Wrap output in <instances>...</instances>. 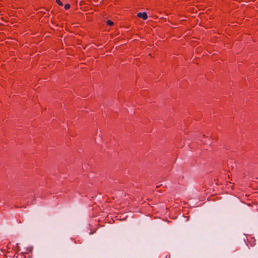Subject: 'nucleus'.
Returning <instances> with one entry per match:
<instances>
[{"label": "nucleus", "instance_id": "1", "mask_svg": "<svg viewBox=\"0 0 258 258\" xmlns=\"http://www.w3.org/2000/svg\"><path fill=\"white\" fill-rule=\"evenodd\" d=\"M137 16L139 18H142L144 20H146L148 19V16L146 13H138Z\"/></svg>", "mask_w": 258, "mask_h": 258}, {"label": "nucleus", "instance_id": "2", "mask_svg": "<svg viewBox=\"0 0 258 258\" xmlns=\"http://www.w3.org/2000/svg\"><path fill=\"white\" fill-rule=\"evenodd\" d=\"M16 258H25V256L22 253H20L18 254Z\"/></svg>", "mask_w": 258, "mask_h": 258}, {"label": "nucleus", "instance_id": "3", "mask_svg": "<svg viewBox=\"0 0 258 258\" xmlns=\"http://www.w3.org/2000/svg\"><path fill=\"white\" fill-rule=\"evenodd\" d=\"M56 3L60 6H63V4L61 2L60 0H56Z\"/></svg>", "mask_w": 258, "mask_h": 258}, {"label": "nucleus", "instance_id": "4", "mask_svg": "<svg viewBox=\"0 0 258 258\" xmlns=\"http://www.w3.org/2000/svg\"><path fill=\"white\" fill-rule=\"evenodd\" d=\"M107 24L109 26H112L113 25V22L110 20H108L107 21Z\"/></svg>", "mask_w": 258, "mask_h": 258}, {"label": "nucleus", "instance_id": "5", "mask_svg": "<svg viewBox=\"0 0 258 258\" xmlns=\"http://www.w3.org/2000/svg\"><path fill=\"white\" fill-rule=\"evenodd\" d=\"M64 7L66 10H68L70 8V5L69 4H67L64 5Z\"/></svg>", "mask_w": 258, "mask_h": 258}]
</instances>
